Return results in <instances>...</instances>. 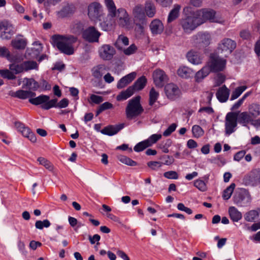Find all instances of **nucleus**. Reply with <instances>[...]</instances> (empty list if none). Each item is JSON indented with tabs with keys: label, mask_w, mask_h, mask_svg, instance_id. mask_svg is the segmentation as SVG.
I'll return each instance as SVG.
<instances>
[{
	"label": "nucleus",
	"mask_w": 260,
	"mask_h": 260,
	"mask_svg": "<svg viewBox=\"0 0 260 260\" xmlns=\"http://www.w3.org/2000/svg\"><path fill=\"white\" fill-rule=\"evenodd\" d=\"M52 44L60 51L67 54L72 55L74 53L73 44L77 42V38L72 35H54L52 37Z\"/></svg>",
	"instance_id": "2"
},
{
	"label": "nucleus",
	"mask_w": 260,
	"mask_h": 260,
	"mask_svg": "<svg viewBox=\"0 0 260 260\" xmlns=\"http://www.w3.org/2000/svg\"><path fill=\"white\" fill-rule=\"evenodd\" d=\"M50 101V97L46 95H41L36 98H31L29 99V102L34 105H41V107L44 109L43 106Z\"/></svg>",
	"instance_id": "24"
},
{
	"label": "nucleus",
	"mask_w": 260,
	"mask_h": 260,
	"mask_svg": "<svg viewBox=\"0 0 260 260\" xmlns=\"http://www.w3.org/2000/svg\"><path fill=\"white\" fill-rule=\"evenodd\" d=\"M141 97L137 96L128 101L125 108V114L128 119L132 120L140 116L144 109L140 104Z\"/></svg>",
	"instance_id": "3"
},
{
	"label": "nucleus",
	"mask_w": 260,
	"mask_h": 260,
	"mask_svg": "<svg viewBox=\"0 0 260 260\" xmlns=\"http://www.w3.org/2000/svg\"><path fill=\"white\" fill-rule=\"evenodd\" d=\"M158 95V92L156 91L153 87L152 88L149 92V105L152 106L154 104V103L157 100Z\"/></svg>",
	"instance_id": "46"
},
{
	"label": "nucleus",
	"mask_w": 260,
	"mask_h": 260,
	"mask_svg": "<svg viewBox=\"0 0 260 260\" xmlns=\"http://www.w3.org/2000/svg\"><path fill=\"white\" fill-rule=\"evenodd\" d=\"M188 60L192 64H199L202 62V57L200 53L193 50L189 51L186 54Z\"/></svg>",
	"instance_id": "27"
},
{
	"label": "nucleus",
	"mask_w": 260,
	"mask_h": 260,
	"mask_svg": "<svg viewBox=\"0 0 260 260\" xmlns=\"http://www.w3.org/2000/svg\"><path fill=\"white\" fill-rule=\"evenodd\" d=\"M105 3L108 11V16L120 27H127L129 25V18L126 10L122 8L117 9L113 0H105Z\"/></svg>",
	"instance_id": "1"
},
{
	"label": "nucleus",
	"mask_w": 260,
	"mask_h": 260,
	"mask_svg": "<svg viewBox=\"0 0 260 260\" xmlns=\"http://www.w3.org/2000/svg\"><path fill=\"white\" fill-rule=\"evenodd\" d=\"M136 75V73L134 72L122 77L117 83V88L121 89L127 86L135 79Z\"/></svg>",
	"instance_id": "21"
},
{
	"label": "nucleus",
	"mask_w": 260,
	"mask_h": 260,
	"mask_svg": "<svg viewBox=\"0 0 260 260\" xmlns=\"http://www.w3.org/2000/svg\"><path fill=\"white\" fill-rule=\"evenodd\" d=\"M251 201V196L246 191L237 193L234 197V203L240 206H247L250 203Z\"/></svg>",
	"instance_id": "18"
},
{
	"label": "nucleus",
	"mask_w": 260,
	"mask_h": 260,
	"mask_svg": "<svg viewBox=\"0 0 260 260\" xmlns=\"http://www.w3.org/2000/svg\"><path fill=\"white\" fill-rule=\"evenodd\" d=\"M72 29L75 33H80L83 29V24L80 22H77L73 25Z\"/></svg>",
	"instance_id": "59"
},
{
	"label": "nucleus",
	"mask_w": 260,
	"mask_h": 260,
	"mask_svg": "<svg viewBox=\"0 0 260 260\" xmlns=\"http://www.w3.org/2000/svg\"><path fill=\"white\" fill-rule=\"evenodd\" d=\"M194 185L201 191H205L207 190L206 183L202 180H197L194 182Z\"/></svg>",
	"instance_id": "53"
},
{
	"label": "nucleus",
	"mask_w": 260,
	"mask_h": 260,
	"mask_svg": "<svg viewBox=\"0 0 260 260\" xmlns=\"http://www.w3.org/2000/svg\"><path fill=\"white\" fill-rule=\"evenodd\" d=\"M106 69V67L104 64H99L94 67L92 69L93 76L96 78H100Z\"/></svg>",
	"instance_id": "37"
},
{
	"label": "nucleus",
	"mask_w": 260,
	"mask_h": 260,
	"mask_svg": "<svg viewBox=\"0 0 260 260\" xmlns=\"http://www.w3.org/2000/svg\"><path fill=\"white\" fill-rule=\"evenodd\" d=\"M210 72L211 70L209 68V67L206 65L196 73L195 75L196 81L198 82H201L209 75Z\"/></svg>",
	"instance_id": "33"
},
{
	"label": "nucleus",
	"mask_w": 260,
	"mask_h": 260,
	"mask_svg": "<svg viewBox=\"0 0 260 260\" xmlns=\"http://www.w3.org/2000/svg\"><path fill=\"white\" fill-rule=\"evenodd\" d=\"M132 15L134 22H147L144 8L141 5H137L133 8Z\"/></svg>",
	"instance_id": "16"
},
{
	"label": "nucleus",
	"mask_w": 260,
	"mask_h": 260,
	"mask_svg": "<svg viewBox=\"0 0 260 260\" xmlns=\"http://www.w3.org/2000/svg\"><path fill=\"white\" fill-rule=\"evenodd\" d=\"M57 101L58 100L56 98L51 100L48 103L43 106L44 110H49L53 107L64 108L67 107L69 105V100L66 98L62 99L58 103Z\"/></svg>",
	"instance_id": "20"
},
{
	"label": "nucleus",
	"mask_w": 260,
	"mask_h": 260,
	"mask_svg": "<svg viewBox=\"0 0 260 260\" xmlns=\"http://www.w3.org/2000/svg\"><path fill=\"white\" fill-rule=\"evenodd\" d=\"M225 63L226 60L225 59H221L215 54H211L206 66L209 67L211 72H218L223 70Z\"/></svg>",
	"instance_id": "9"
},
{
	"label": "nucleus",
	"mask_w": 260,
	"mask_h": 260,
	"mask_svg": "<svg viewBox=\"0 0 260 260\" xmlns=\"http://www.w3.org/2000/svg\"><path fill=\"white\" fill-rule=\"evenodd\" d=\"M15 33L13 25L8 21H0V38L2 40H9Z\"/></svg>",
	"instance_id": "10"
},
{
	"label": "nucleus",
	"mask_w": 260,
	"mask_h": 260,
	"mask_svg": "<svg viewBox=\"0 0 260 260\" xmlns=\"http://www.w3.org/2000/svg\"><path fill=\"white\" fill-rule=\"evenodd\" d=\"M90 98L92 102L96 104H99L104 101L102 96L95 94H91Z\"/></svg>",
	"instance_id": "60"
},
{
	"label": "nucleus",
	"mask_w": 260,
	"mask_h": 260,
	"mask_svg": "<svg viewBox=\"0 0 260 260\" xmlns=\"http://www.w3.org/2000/svg\"><path fill=\"white\" fill-rule=\"evenodd\" d=\"M23 82L24 83V84L22 86V88H27L29 89L28 90L30 91H35L37 90V89L39 87L38 83L32 78L29 79L25 78L24 79Z\"/></svg>",
	"instance_id": "31"
},
{
	"label": "nucleus",
	"mask_w": 260,
	"mask_h": 260,
	"mask_svg": "<svg viewBox=\"0 0 260 260\" xmlns=\"http://www.w3.org/2000/svg\"><path fill=\"white\" fill-rule=\"evenodd\" d=\"M237 113L229 112L225 117V127L226 135H230L235 131L237 125Z\"/></svg>",
	"instance_id": "11"
},
{
	"label": "nucleus",
	"mask_w": 260,
	"mask_h": 260,
	"mask_svg": "<svg viewBox=\"0 0 260 260\" xmlns=\"http://www.w3.org/2000/svg\"><path fill=\"white\" fill-rule=\"evenodd\" d=\"M118 159L122 163L126 165L129 166H136L137 165V162L130 158L124 156V155H119L117 157Z\"/></svg>",
	"instance_id": "43"
},
{
	"label": "nucleus",
	"mask_w": 260,
	"mask_h": 260,
	"mask_svg": "<svg viewBox=\"0 0 260 260\" xmlns=\"http://www.w3.org/2000/svg\"><path fill=\"white\" fill-rule=\"evenodd\" d=\"M153 82L156 86L162 87L169 78L165 72L159 69L154 70L152 74Z\"/></svg>",
	"instance_id": "14"
},
{
	"label": "nucleus",
	"mask_w": 260,
	"mask_h": 260,
	"mask_svg": "<svg viewBox=\"0 0 260 260\" xmlns=\"http://www.w3.org/2000/svg\"><path fill=\"white\" fill-rule=\"evenodd\" d=\"M163 163L160 161H150L147 162V166L153 170H156L160 168Z\"/></svg>",
	"instance_id": "54"
},
{
	"label": "nucleus",
	"mask_w": 260,
	"mask_h": 260,
	"mask_svg": "<svg viewBox=\"0 0 260 260\" xmlns=\"http://www.w3.org/2000/svg\"><path fill=\"white\" fill-rule=\"evenodd\" d=\"M198 15L201 17L204 22L209 21L212 23L223 24L224 20L220 15H216L215 11L210 9H203L198 12Z\"/></svg>",
	"instance_id": "5"
},
{
	"label": "nucleus",
	"mask_w": 260,
	"mask_h": 260,
	"mask_svg": "<svg viewBox=\"0 0 260 260\" xmlns=\"http://www.w3.org/2000/svg\"><path fill=\"white\" fill-rule=\"evenodd\" d=\"M98 52L100 58L104 60H111L116 53L115 49L108 44L103 45L99 48Z\"/></svg>",
	"instance_id": "13"
},
{
	"label": "nucleus",
	"mask_w": 260,
	"mask_h": 260,
	"mask_svg": "<svg viewBox=\"0 0 260 260\" xmlns=\"http://www.w3.org/2000/svg\"><path fill=\"white\" fill-rule=\"evenodd\" d=\"M162 159H166L163 164L166 165H171L174 162V159L172 156L164 155L162 156Z\"/></svg>",
	"instance_id": "64"
},
{
	"label": "nucleus",
	"mask_w": 260,
	"mask_h": 260,
	"mask_svg": "<svg viewBox=\"0 0 260 260\" xmlns=\"http://www.w3.org/2000/svg\"><path fill=\"white\" fill-rule=\"evenodd\" d=\"M212 40L211 34L207 31L199 32L193 36V42L199 49L204 48L210 45Z\"/></svg>",
	"instance_id": "8"
},
{
	"label": "nucleus",
	"mask_w": 260,
	"mask_h": 260,
	"mask_svg": "<svg viewBox=\"0 0 260 260\" xmlns=\"http://www.w3.org/2000/svg\"><path fill=\"white\" fill-rule=\"evenodd\" d=\"M236 47V43L229 38H224L221 41L218 46V53L221 57H226Z\"/></svg>",
	"instance_id": "6"
},
{
	"label": "nucleus",
	"mask_w": 260,
	"mask_h": 260,
	"mask_svg": "<svg viewBox=\"0 0 260 260\" xmlns=\"http://www.w3.org/2000/svg\"><path fill=\"white\" fill-rule=\"evenodd\" d=\"M135 24V32L137 36L140 37L144 34V27L146 26L147 22H134Z\"/></svg>",
	"instance_id": "38"
},
{
	"label": "nucleus",
	"mask_w": 260,
	"mask_h": 260,
	"mask_svg": "<svg viewBox=\"0 0 260 260\" xmlns=\"http://www.w3.org/2000/svg\"><path fill=\"white\" fill-rule=\"evenodd\" d=\"M128 43L129 40L127 37L123 35H120L118 36V38L114 45L118 50H122L123 49L122 45L123 44V45L127 46L128 45Z\"/></svg>",
	"instance_id": "36"
},
{
	"label": "nucleus",
	"mask_w": 260,
	"mask_h": 260,
	"mask_svg": "<svg viewBox=\"0 0 260 260\" xmlns=\"http://www.w3.org/2000/svg\"><path fill=\"white\" fill-rule=\"evenodd\" d=\"M102 14V6L99 3L94 2L88 6V15L91 20H100Z\"/></svg>",
	"instance_id": "12"
},
{
	"label": "nucleus",
	"mask_w": 260,
	"mask_h": 260,
	"mask_svg": "<svg viewBox=\"0 0 260 260\" xmlns=\"http://www.w3.org/2000/svg\"><path fill=\"white\" fill-rule=\"evenodd\" d=\"M190 69L186 67L180 68L177 71L178 75L183 78H187L190 75Z\"/></svg>",
	"instance_id": "49"
},
{
	"label": "nucleus",
	"mask_w": 260,
	"mask_h": 260,
	"mask_svg": "<svg viewBox=\"0 0 260 260\" xmlns=\"http://www.w3.org/2000/svg\"><path fill=\"white\" fill-rule=\"evenodd\" d=\"M177 125L175 123H172L168 128L163 133V135L165 137L169 136L176 129Z\"/></svg>",
	"instance_id": "58"
},
{
	"label": "nucleus",
	"mask_w": 260,
	"mask_h": 260,
	"mask_svg": "<svg viewBox=\"0 0 260 260\" xmlns=\"http://www.w3.org/2000/svg\"><path fill=\"white\" fill-rule=\"evenodd\" d=\"M243 180L246 185L253 186L260 184V169L252 170L248 174L245 176Z\"/></svg>",
	"instance_id": "17"
},
{
	"label": "nucleus",
	"mask_w": 260,
	"mask_h": 260,
	"mask_svg": "<svg viewBox=\"0 0 260 260\" xmlns=\"http://www.w3.org/2000/svg\"><path fill=\"white\" fill-rule=\"evenodd\" d=\"M181 6L179 4H175L173 9L170 11L168 18V23H170L174 20H176L179 16L180 10Z\"/></svg>",
	"instance_id": "29"
},
{
	"label": "nucleus",
	"mask_w": 260,
	"mask_h": 260,
	"mask_svg": "<svg viewBox=\"0 0 260 260\" xmlns=\"http://www.w3.org/2000/svg\"><path fill=\"white\" fill-rule=\"evenodd\" d=\"M24 72L38 69L37 63L33 60L25 61L22 62Z\"/></svg>",
	"instance_id": "42"
},
{
	"label": "nucleus",
	"mask_w": 260,
	"mask_h": 260,
	"mask_svg": "<svg viewBox=\"0 0 260 260\" xmlns=\"http://www.w3.org/2000/svg\"><path fill=\"white\" fill-rule=\"evenodd\" d=\"M249 111L250 115L254 117H257L260 115V106L258 105L253 104L249 106Z\"/></svg>",
	"instance_id": "48"
},
{
	"label": "nucleus",
	"mask_w": 260,
	"mask_h": 260,
	"mask_svg": "<svg viewBox=\"0 0 260 260\" xmlns=\"http://www.w3.org/2000/svg\"><path fill=\"white\" fill-rule=\"evenodd\" d=\"M151 32L153 35L160 34L164 30V25L161 21L157 19L153 20L149 25Z\"/></svg>",
	"instance_id": "25"
},
{
	"label": "nucleus",
	"mask_w": 260,
	"mask_h": 260,
	"mask_svg": "<svg viewBox=\"0 0 260 260\" xmlns=\"http://www.w3.org/2000/svg\"><path fill=\"white\" fill-rule=\"evenodd\" d=\"M50 221L47 219H45L43 221H37L35 223V226L38 229L42 230L44 227L48 228L50 226Z\"/></svg>",
	"instance_id": "52"
},
{
	"label": "nucleus",
	"mask_w": 260,
	"mask_h": 260,
	"mask_svg": "<svg viewBox=\"0 0 260 260\" xmlns=\"http://www.w3.org/2000/svg\"><path fill=\"white\" fill-rule=\"evenodd\" d=\"M22 37V35H18L12 40L11 45L13 48L18 50L25 49L27 45V40Z\"/></svg>",
	"instance_id": "23"
},
{
	"label": "nucleus",
	"mask_w": 260,
	"mask_h": 260,
	"mask_svg": "<svg viewBox=\"0 0 260 260\" xmlns=\"http://www.w3.org/2000/svg\"><path fill=\"white\" fill-rule=\"evenodd\" d=\"M101 33L93 26H90L82 34L83 38L89 42H98Z\"/></svg>",
	"instance_id": "15"
},
{
	"label": "nucleus",
	"mask_w": 260,
	"mask_h": 260,
	"mask_svg": "<svg viewBox=\"0 0 260 260\" xmlns=\"http://www.w3.org/2000/svg\"><path fill=\"white\" fill-rule=\"evenodd\" d=\"M197 19L196 17L189 16L181 19L179 24L185 33L189 34L201 24L197 22Z\"/></svg>",
	"instance_id": "7"
},
{
	"label": "nucleus",
	"mask_w": 260,
	"mask_h": 260,
	"mask_svg": "<svg viewBox=\"0 0 260 260\" xmlns=\"http://www.w3.org/2000/svg\"><path fill=\"white\" fill-rule=\"evenodd\" d=\"M216 94L217 98L220 102H225L229 98L230 90L225 85H223L218 89Z\"/></svg>",
	"instance_id": "30"
},
{
	"label": "nucleus",
	"mask_w": 260,
	"mask_h": 260,
	"mask_svg": "<svg viewBox=\"0 0 260 260\" xmlns=\"http://www.w3.org/2000/svg\"><path fill=\"white\" fill-rule=\"evenodd\" d=\"M20 133L23 137L27 138L31 142H36L37 138L35 134L28 127L25 126L24 129L21 131Z\"/></svg>",
	"instance_id": "35"
},
{
	"label": "nucleus",
	"mask_w": 260,
	"mask_h": 260,
	"mask_svg": "<svg viewBox=\"0 0 260 260\" xmlns=\"http://www.w3.org/2000/svg\"><path fill=\"white\" fill-rule=\"evenodd\" d=\"M88 239H89V240L91 244H94L96 241L97 242L96 245L100 244V243L99 242V241L101 239V237L100 235H99L98 234H95V235H93V236L89 235L88 236Z\"/></svg>",
	"instance_id": "63"
},
{
	"label": "nucleus",
	"mask_w": 260,
	"mask_h": 260,
	"mask_svg": "<svg viewBox=\"0 0 260 260\" xmlns=\"http://www.w3.org/2000/svg\"><path fill=\"white\" fill-rule=\"evenodd\" d=\"M237 121L243 126H246L249 122L253 121V119L250 114L243 112L240 114L237 113Z\"/></svg>",
	"instance_id": "28"
},
{
	"label": "nucleus",
	"mask_w": 260,
	"mask_h": 260,
	"mask_svg": "<svg viewBox=\"0 0 260 260\" xmlns=\"http://www.w3.org/2000/svg\"><path fill=\"white\" fill-rule=\"evenodd\" d=\"M229 213L231 219L234 222H238L242 217V213L235 207H230L229 208Z\"/></svg>",
	"instance_id": "34"
},
{
	"label": "nucleus",
	"mask_w": 260,
	"mask_h": 260,
	"mask_svg": "<svg viewBox=\"0 0 260 260\" xmlns=\"http://www.w3.org/2000/svg\"><path fill=\"white\" fill-rule=\"evenodd\" d=\"M137 47L135 44H132L126 49L123 50L124 53L126 55L134 54L137 50Z\"/></svg>",
	"instance_id": "56"
},
{
	"label": "nucleus",
	"mask_w": 260,
	"mask_h": 260,
	"mask_svg": "<svg viewBox=\"0 0 260 260\" xmlns=\"http://www.w3.org/2000/svg\"><path fill=\"white\" fill-rule=\"evenodd\" d=\"M0 75L2 77L9 80H14L16 78V76L10 70H0Z\"/></svg>",
	"instance_id": "45"
},
{
	"label": "nucleus",
	"mask_w": 260,
	"mask_h": 260,
	"mask_svg": "<svg viewBox=\"0 0 260 260\" xmlns=\"http://www.w3.org/2000/svg\"><path fill=\"white\" fill-rule=\"evenodd\" d=\"M164 175L166 178L168 179H177L178 178V175L177 172L173 171L165 172Z\"/></svg>",
	"instance_id": "57"
},
{
	"label": "nucleus",
	"mask_w": 260,
	"mask_h": 260,
	"mask_svg": "<svg viewBox=\"0 0 260 260\" xmlns=\"http://www.w3.org/2000/svg\"><path fill=\"white\" fill-rule=\"evenodd\" d=\"M101 26L103 30L105 31H109L112 28V22L110 21L107 22L106 21H103L101 23Z\"/></svg>",
	"instance_id": "62"
},
{
	"label": "nucleus",
	"mask_w": 260,
	"mask_h": 260,
	"mask_svg": "<svg viewBox=\"0 0 260 260\" xmlns=\"http://www.w3.org/2000/svg\"><path fill=\"white\" fill-rule=\"evenodd\" d=\"M259 213L257 210H252L247 212L244 215L245 219L248 222H252L258 217Z\"/></svg>",
	"instance_id": "41"
},
{
	"label": "nucleus",
	"mask_w": 260,
	"mask_h": 260,
	"mask_svg": "<svg viewBox=\"0 0 260 260\" xmlns=\"http://www.w3.org/2000/svg\"><path fill=\"white\" fill-rule=\"evenodd\" d=\"M12 96L16 97L20 99H30L36 96V93L30 90H18L16 92H11L9 93Z\"/></svg>",
	"instance_id": "22"
},
{
	"label": "nucleus",
	"mask_w": 260,
	"mask_h": 260,
	"mask_svg": "<svg viewBox=\"0 0 260 260\" xmlns=\"http://www.w3.org/2000/svg\"><path fill=\"white\" fill-rule=\"evenodd\" d=\"M161 135L160 134H153L151 135L147 140L146 141H148V144H150V146L152 145V144L155 143L158 140L161 139Z\"/></svg>",
	"instance_id": "55"
},
{
	"label": "nucleus",
	"mask_w": 260,
	"mask_h": 260,
	"mask_svg": "<svg viewBox=\"0 0 260 260\" xmlns=\"http://www.w3.org/2000/svg\"><path fill=\"white\" fill-rule=\"evenodd\" d=\"M37 160L39 162L40 164L43 166L45 168L51 172H53L54 167L53 164L47 159L40 157L38 158Z\"/></svg>",
	"instance_id": "39"
},
{
	"label": "nucleus",
	"mask_w": 260,
	"mask_h": 260,
	"mask_svg": "<svg viewBox=\"0 0 260 260\" xmlns=\"http://www.w3.org/2000/svg\"><path fill=\"white\" fill-rule=\"evenodd\" d=\"M192 132L193 136L196 138H199L202 136L204 134L203 129L198 125H194L192 126Z\"/></svg>",
	"instance_id": "51"
},
{
	"label": "nucleus",
	"mask_w": 260,
	"mask_h": 260,
	"mask_svg": "<svg viewBox=\"0 0 260 260\" xmlns=\"http://www.w3.org/2000/svg\"><path fill=\"white\" fill-rule=\"evenodd\" d=\"M150 146V144H148V141H144L142 142H141L139 143H138L135 147H134V150L136 152H140L144 150L147 147H148Z\"/></svg>",
	"instance_id": "50"
},
{
	"label": "nucleus",
	"mask_w": 260,
	"mask_h": 260,
	"mask_svg": "<svg viewBox=\"0 0 260 260\" xmlns=\"http://www.w3.org/2000/svg\"><path fill=\"white\" fill-rule=\"evenodd\" d=\"M146 82L147 79L145 76H142L138 78L132 86L128 87L125 90L121 91L117 96V100L121 101L129 98L135 91L143 89L146 85Z\"/></svg>",
	"instance_id": "4"
},
{
	"label": "nucleus",
	"mask_w": 260,
	"mask_h": 260,
	"mask_svg": "<svg viewBox=\"0 0 260 260\" xmlns=\"http://www.w3.org/2000/svg\"><path fill=\"white\" fill-rule=\"evenodd\" d=\"M246 88L247 87L246 86H241L236 88L232 92L231 100L237 99Z\"/></svg>",
	"instance_id": "47"
},
{
	"label": "nucleus",
	"mask_w": 260,
	"mask_h": 260,
	"mask_svg": "<svg viewBox=\"0 0 260 260\" xmlns=\"http://www.w3.org/2000/svg\"><path fill=\"white\" fill-rule=\"evenodd\" d=\"M144 10L146 17L152 18L154 16L156 13L155 5L151 1H147L145 4Z\"/></svg>",
	"instance_id": "32"
},
{
	"label": "nucleus",
	"mask_w": 260,
	"mask_h": 260,
	"mask_svg": "<svg viewBox=\"0 0 260 260\" xmlns=\"http://www.w3.org/2000/svg\"><path fill=\"white\" fill-rule=\"evenodd\" d=\"M124 124H120L116 126L109 125L105 127L101 131V133L103 134L113 136L116 134L120 129L123 128Z\"/></svg>",
	"instance_id": "26"
},
{
	"label": "nucleus",
	"mask_w": 260,
	"mask_h": 260,
	"mask_svg": "<svg viewBox=\"0 0 260 260\" xmlns=\"http://www.w3.org/2000/svg\"><path fill=\"white\" fill-rule=\"evenodd\" d=\"M236 185L235 183H232L229 187H228L224 191L222 194V198L224 200H228L231 197L234 190L235 188Z\"/></svg>",
	"instance_id": "44"
},
{
	"label": "nucleus",
	"mask_w": 260,
	"mask_h": 260,
	"mask_svg": "<svg viewBox=\"0 0 260 260\" xmlns=\"http://www.w3.org/2000/svg\"><path fill=\"white\" fill-rule=\"evenodd\" d=\"M0 56L10 57V52L5 47H0Z\"/></svg>",
	"instance_id": "61"
},
{
	"label": "nucleus",
	"mask_w": 260,
	"mask_h": 260,
	"mask_svg": "<svg viewBox=\"0 0 260 260\" xmlns=\"http://www.w3.org/2000/svg\"><path fill=\"white\" fill-rule=\"evenodd\" d=\"M165 92L167 96L171 100L177 99L180 94L179 88L173 83L168 84L165 86Z\"/></svg>",
	"instance_id": "19"
},
{
	"label": "nucleus",
	"mask_w": 260,
	"mask_h": 260,
	"mask_svg": "<svg viewBox=\"0 0 260 260\" xmlns=\"http://www.w3.org/2000/svg\"><path fill=\"white\" fill-rule=\"evenodd\" d=\"M9 69L15 74H18L24 72L22 63L18 64L12 63L9 65Z\"/></svg>",
	"instance_id": "40"
}]
</instances>
